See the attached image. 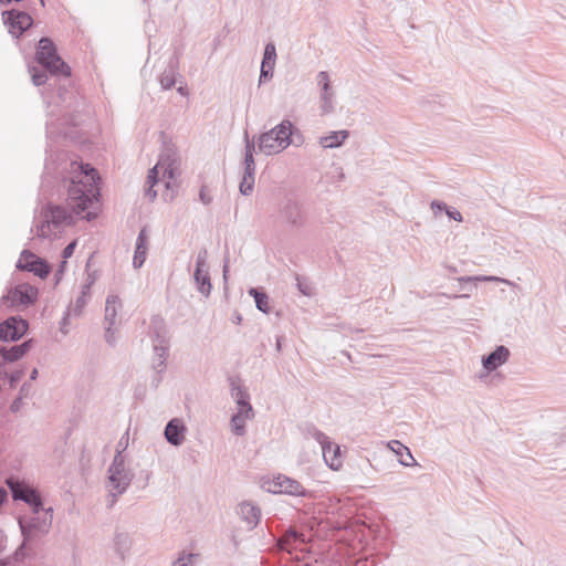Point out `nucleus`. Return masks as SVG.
<instances>
[{"label": "nucleus", "instance_id": "1", "mask_svg": "<svg viewBox=\"0 0 566 566\" xmlns=\"http://www.w3.org/2000/svg\"><path fill=\"white\" fill-rule=\"evenodd\" d=\"M72 166H76V170L78 171L69 180H64V188L67 193V208L52 206L46 216L55 227L73 224L74 216H80L82 212H85L98 200V176L96 170L88 164H77L73 161Z\"/></svg>", "mask_w": 566, "mask_h": 566}, {"label": "nucleus", "instance_id": "2", "mask_svg": "<svg viewBox=\"0 0 566 566\" xmlns=\"http://www.w3.org/2000/svg\"><path fill=\"white\" fill-rule=\"evenodd\" d=\"M36 62L52 75L70 76L71 67L61 59L50 38H41L35 53Z\"/></svg>", "mask_w": 566, "mask_h": 566}, {"label": "nucleus", "instance_id": "3", "mask_svg": "<svg viewBox=\"0 0 566 566\" xmlns=\"http://www.w3.org/2000/svg\"><path fill=\"white\" fill-rule=\"evenodd\" d=\"M134 476V472L126 467L125 459H120L119 455H114L113 462L108 468L107 486L109 488V494L112 496L109 506H113L117 497L127 491Z\"/></svg>", "mask_w": 566, "mask_h": 566}, {"label": "nucleus", "instance_id": "4", "mask_svg": "<svg viewBox=\"0 0 566 566\" xmlns=\"http://www.w3.org/2000/svg\"><path fill=\"white\" fill-rule=\"evenodd\" d=\"M52 512V507L46 510L43 507V511L39 514L32 512L30 516L25 515L19 517L18 523L24 543L49 533L53 521Z\"/></svg>", "mask_w": 566, "mask_h": 566}, {"label": "nucleus", "instance_id": "5", "mask_svg": "<svg viewBox=\"0 0 566 566\" xmlns=\"http://www.w3.org/2000/svg\"><path fill=\"white\" fill-rule=\"evenodd\" d=\"M6 483L14 501L27 503L34 514L43 511L41 495L35 489L13 476L8 478Z\"/></svg>", "mask_w": 566, "mask_h": 566}, {"label": "nucleus", "instance_id": "6", "mask_svg": "<svg viewBox=\"0 0 566 566\" xmlns=\"http://www.w3.org/2000/svg\"><path fill=\"white\" fill-rule=\"evenodd\" d=\"M280 218L291 230H301L306 226L307 212L304 205L294 199H287L280 208Z\"/></svg>", "mask_w": 566, "mask_h": 566}, {"label": "nucleus", "instance_id": "7", "mask_svg": "<svg viewBox=\"0 0 566 566\" xmlns=\"http://www.w3.org/2000/svg\"><path fill=\"white\" fill-rule=\"evenodd\" d=\"M163 170V178L166 188H171V182L176 179L179 169V157L177 148L172 144H165L157 163Z\"/></svg>", "mask_w": 566, "mask_h": 566}, {"label": "nucleus", "instance_id": "8", "mask_svg": "<svg viewBox=\"0 0 566 566\" xmlns=\"http://www.w3.org/2000/svg\"><path fill=\"white\" fill-rule=\"evenodd\" d=\"M207 258L208 251L206 249L199 251L196 260V269L193 272L196 287L198 292L205 297L210 295L212 289Z\"/></svg>", "mask_w": 566, "mask_h": 566}, {"label": "nucleus", "instance_id": "9", "mask_svg": "<svg viewBox=\"0 0 566 566\" xmlns=\"http://www.w3.org/2000/svg\"><path fill=\"white\" fill-rule=\"evenodd\" d=\"M268 490L274 494L280 493L302 497L310 495V492L297 480L289 478L284 474H279L275 476L270 483Z\"/></svg>", "mask_w": 566, "mask_h": 566}, {"label": "nucleus", "instance_id": "10", "mask_svg": "<svg viewBox=\"0 0 566 566\" xmlns=\"http://www.w3.org/2000/svg\"><path fill=\"white\" fill-rule=\"evenodd\" d=\"M2 18L4 24L9 27V32L15 38H19L33 24V19L29 13L15 9L3 11Z\"/></svg>", "mask_w": 566, "mask_h": 566}, {"label": "nucleus", "instance_id": "11", "mask_svg": "<svg viewBox=\"0 0 566 566\" xmlns=\"http://www.w3.org/2000/svg\"><path fill=\"white\" fill-rule=\"evenodd\" d=\"M17 268L19 270L32 272L41 279H45L51 272L49 263L29 250H23L21 252V258L17 263Z\"/></svg>", "mask_w": 566, "mask_h": 566}, {"label": "nucleus", "instance_id": "12", "mask_svg": "<svg viewBox=\"0 0 566 566\" xmlns=\"http://www.w3.org/2000/svg\"><path fill=\"white\" fill-rule=\"evenodd\" d=\"M29 324L21 317H9L0 324V340L15 342L28 331Z\"/></svg>", "mask_w": 566, "mask_h": 566}, {"label": "nucleus", "instance_id": "13", "mask_svg": "<svg viewBox=\"0 0 566 566\" xmlns=\"http://www.w3.org/2000/svg\"><path fill=\"white\" fill-rule=\"evenodd\" d=\"M38 298V290L30 284H19L14 286L4 301H10L11 305H24L29 306L33 304Z\"/></svg>", "mask_w": 566, "mask_h": 566}, {"label": "nucleus", "instance_id": "14", "mask_svg": "<svg viewBox=\"0 0 566 566\" xmlns=\"http://www.w3.org/2000/svg\"><path fill=\"white\" fill-rule=\"evenodd\" d=\"M231 396L238 405L237 412H243L245 417L253 418L254 411L250 403V395L235 379H230Z\"/></svg>", "mask_w": 566, "mask_h": 566}, {"label": "nucleus", "instance_id": "15", "mask_svg": "<svg viewBox=\"0 0 566 566\" xmlns=\"http://www.w3.org/2000/svg\"><path fill=\"white\" fill-rule=\"evenodd\" d=\"M149 337L154 346H169L170 336L163 317L156 315L150 319Z\"/></svg>", "mask_w": 566, "mask_h": 566}, {"label": "nucleus", "instance_id": "16", "mask_svg": "<svg viewBox=\"0 0 566 566\" xmlns=\"http://www.w3.org/2000/svg\"><path fill=\"white\" fill-rule=\"evenodd\" d=\"M186 426L181 419L174 418L165 427L164 436L166 440L175 447H179L185 441Z\"/></svg>", "mask_w": 566, "mask_h": 566}, {"label": "nucleus", "instance_id": "17", "mask_svg": "<svg viewBox=\"0 0 566 566\" xmlns=\"http://www.w3.org/2000/svg\"><path fill=\"white\" fill-rule=\"evenodd\" d=\"M237 513L250 530L256 527L261 518L260 507L249 501L241 502L237 507Z\"/></svg>", "mask_w": 566, "mask_h": 566}, {"label": "nucleus", "instance_id": "18", "mask_svg": "<svg viewBox=\"0 0 566 566\" xmlns=\"http://www.w3.org/2000/svg\"><path fill=\"white\" fill-rule=\"evenodd\" d=\"M33 346V339H28L11 347L0 346L1 363H13L23 357Z\"/></svg>", "mask_w": 566, "mask_h": 566}, {"label": "nucleus", "instance_id": "19", "mask_svg": "<svg viewBox=\"0 0 566 566\" xmlns=\"http://www.w3.org/2000/svg\"><path fill=\"white\" fill-rule=\"evenodd\" d=\"M510 350L504 345L496 346V348L489 355L482 357V365L488 371H493L497 367L507 361Z\"/></svg>", "mask_w": 566, "mask_h": 566}, {"label": "nucleus", "instance_id": "20", "mask_svg": "<svg viewBox=\"0 0 566 566\" xmlns=\"http://www.w3.org/2000/svg\"><path fill=\"white\" fill-rule=\"evenodd\" d=\"M294 124L289 119H283L279 125L271 128L276 138L280 151L286 149L292 144Z\"/></svg>", "mask_w": 566, "mask_h": 566}, {"label": "nucleus", "instance_id": "21", "mask_svg": "<svg viewBox=\"0 0 566 566\" xmlns=\"http://www.w3.org/2000/svg\"><path fill=\"white\" fill-rule=\"evenodd\" d=\"M148 240H149L148 232H147V229L144 227L139 231L137 239H136L135 253H134V258H133V265L135 269H140L146 261V256H147V252H148Z\"/></svg>", "mask_w": 566, "mask_h": 566}, {"label": "nucleus", "instance_id": "22", "mask_svg": "<svg viewBox=\"0 0 566 566\" xmlns=\"http://www.w3.org/2000/svg\"><path fill=\"white\" fill-rule=\"evenodd\" d=\"M349 137V132L346 129L334 130L325 136H321L318 138V144L323 148H338L340 147L345 140Z\"/></svg>", "mask_w": 566, "mask_h": 566}, {"label": "nucleus", "instance_id": "23", "mask_svg": "<svg viewBox=\"0 0 566 566\" xmlns=\"http://www.w3.org/2000/svg\"><path fill=\"white\" fill-rule=\"evenodd\" d=\"M277 143L279 142H276L273 130L270 129L269 132H265L259 136L258 148L265 155L279 154L281 151Z\"/></svg>", "mask_w": 566, "mask_h": 566}, {"label": "nucleus", "instance_id": "24", "mask_svg": "<svg viewBox=\"0 0 566 566\" xmlns=\"http://www.w3.org/2000/svg\"><path fill=\"white\" fill-rule=\"evenodd\" d=\"M388 447L399 457V463L401 465L410 467L417 464L410 449L400 441L392 440L388 443Z\"/></svg>", "mask_w": 566, "mask_h": 566}, {"label": "nucleus", "instance_id": "25", "mask_svg": "<svg viewBox=\"0 0 566 566\" xmlns=\"http://www.w3.org/2000/svg\"><path fill=\"white\" fill-rule=\"evenodd\" d=\"M122 307V302L117 295H108L105 303V323L114 326L116 323L117 311Z\"/></svg>", "mask_w": 566, "mask_h": 566}, {"label": "nucleus", "instance_id": "26", "mask_svg": "<svg viewBox=\"0 0 566 566\" xmlns=\"http://www.w3.org/2000/svg\"><path fill=\"white\" fill-rule=\"evenodd\" d=\"M169 346H154L153 368L157 374H164L166 370V360Z\"/></svg>", "mask_w": 566, "mask_h": 566}, {"label": "nucleus", "instance_id": "27", "mask_svg": "<svg viewBox=\"0 0 566 566\" xmlns=\"http://www.w3.org/2000/svg\"><path fill=\"white\" fill-rule=\"evenodd\" d=\"M306 432L321 444L323 457L327 459V453L332 450L329 438L314 426H307Z\"/></svg>", "mask_w": 566, "mask_h": 566}, {"label": "nucleus", "instance_id": "28", "mask_svg": "<svg viewBox=\"0 0 566 566\" xmlns=\"http://www.w3.org/2000/svg\"><path fill=\"white\" fill-rule=\"evenodd\" d=\"M249 295H251L253 298H254V302H255V306L259 311H261L262 313H270V305H269V296L265 292L256 289V287H251L249 290Z\"/></svg>", "mask_w": 566, "mask_h": 566}, {"label": "nucleus", "instance_id": "29", "mask_svg": "<svg viewBox=\"0 0 566 566\" xmlns=\"http://www.w3.org/2000/svg\"><path fill=\"white\" fill-rule=\"evenodd\" d=\"M254 176H255V170H249V169L244 168L242 180L239 186V190H240L241 195L249 196L252 193L253 188H254Z\"/></svg>", "mask_w": 566, "mask_h": 566}, {"label": "nucleus", "instance_id": "30", "mask_svg": "<svg viewBox=\"0 0 566 566\" xmlns=\"http://www.w3.org/2000/svg\"><path fill=\"white\" fill-rule=\"evenodd\" d=\"M251 418H248L244 416L243 412H235L231 417L230 426L231 431L239 437H242L245 434V421L250 420Z\"/></svg>", "mask_w": 566, "mask_h": 566}, {"label": "nucleus", "instance_id": "31", "mask_svg": "<svg viewBox=\"0 0 566 566\" xmlns=\"http://www.w3.org/2000/svg\"><path fill=\"white\" fill-rule=\"evenodd\" d=\"M176 70L169 65L160 75L159 83L163 90H169L176 84Z\"/></svg>", "mask_w": 566, "mask_h": 566}, {"label": "nucleus", "instance_id": "32", "mask_svg": "<svg viewBox=\"0 0 566 566\" xmlns=\"http://www.w3.org/2000/svg\"><path fill=\"white\" fill-rule=\"evenodd\" d=\"M324 460L331 469L337 470L342 465L339 446L332 443V450L327 453V459L324 457Z\"/></svg>", "mask_w": 566, "mask_h": 566}, {"label": "nucleus", "instance_id": "33", "mask_svg": "<svg viewBox=\"0 0 566 566\" xmlns=\"http://www.w3.org/2000/svg\"><path fill=\"white\" fill-rule=\"evenodd\" d=\"M303 534L296 531L295 528H289L286 533L284 534L283 538L281 539L282 546L285 549H289L287 546H291L292 544L296 542H303Z\"/></svg>", "mask_w": 566, "mask_h": 566}, {"label": "nucleus", "instance_id": "34", "mask_svg": "<svg viewBox=\"0 0 566 566\" xmlns=\"http://www.w3.org/2000/svg\"><path fill=\"white\" fill-rule=\"evenodd\" d=\"M48 70H40L36 66H29V73L31 74L32 83L35 86H41L48 81Z\"/></svg>", "mask_w": 566, "mask_h": 566}, {"label": "nucleus", "instance_id": "35", "mask_svg": "<svg viewBox=\"0 0 566 566\" xmlns=\"http://www.w3.org/2000/svg\"><path fill=\"white\" fill-rule=\"evenodd\" d=\"M333 96H334V92H333L332 88L327 90V92L326 91H322V93H321V102H322L321 108H322L323 114H329V113H332L334 111Z\"/></svg>", "mask_w": 566, "mask_h": 566}, {"label": "nucleus", "instance_id": "36", "mask_svg": "<svg viewBox=\"0 0 566 566\" xmlns=\"http://www.w3.org/2000/svg\"><path fill=\"white\" fill-rule=\"evenodd\" d=\"M276 61V49L273 42H269L264 48L262 63L275 65Z\"/></svg>", "mask_w": 566, "mask_h": 566}, {"label": "nucleus", "instance_id": "37", "mask_svg": "<svg viewBox=\"0 0 566 566\" xmlns=\"http://www.w3.org/2000/svg\"><path fill=\"white\" fill-rule=\"evenodd\" d=\"M274 66L275 65H271V64L265 65L264 63H261L260 77H259L260 85L273 77Z\"/></svg>", "mask_w": 566, "mask_h": 566}, {"label": "nucleus", "instance_id": "38", "mask_svg": "<svg viewBox=\"0 0 566 566\" xmlns=\"http://www.w3.org/2000/svg\"><path fill=\"white\" fill-rule=\"evenodd\" d=\"M128 441H129V434H128V431H126L116 444L115 455H119L120 459H125L124 452L126 451V449L128 447Z\"/></svg>", "mask_w": 566, "mask_h": 566}, {"label": "nucleus", "instance_id": "39", "mask_svg": "<svg viewBox=\"0 0 566 566\" xmlns=\"http://www.w3.org/2000/svg\"><path fill=\"white\" fill-rule=\"evenodd\" d=\"M87 300L88 298L86 296L80 295L75 300L74 304L69 308V311H71L74 315H80L85 305L87 304Z\"/></svg>", "mask_w": 566, "mask_h": 566}, {"label": "nucleus", "instance_id": "40", "mask_svg": "<svg viewBox=\"0 0 566 566\" xmlns=\"http://www.w3.org/2000/svg\"><path fill=\"white\" fill-rule=\"evenodd\" d=\"M316 80H317V84H318V86H321L322 91L327 92V90L332 88L329 76H328L327 72H325V71L318 72Z\"/></svg>", "mask_w": 566, "mask_h": 566}, {"label": "nucleus", "instance_id": "41", "mask_svg": "<svg viewBox=\"0 0 566 566\" xmlns=\"http://www.w3.org/2000/svg\"><path fill=\"white\" fill-rule=\"evenodd\" d=\"M159 170H161L160 166L156 164L148 172L147 184L151 185V187H155L159 181Z\"/></svg>", "mask_w": 566, "mask_h": 566}, {"label": "nucleus", "instance_id": "42", "mask_svg": "<svg viewBox=\"0 0 566 566\" xmlns=\"http://www.w3.org/2000/svg\"><path fill=\"white\" fill-rule=\"evenodd\" d=\"M50 226H51V221L48 218H46V220L41 222V224H38L36 226L38 235L42 237V238H48L49 233H50Z\"/></svg>", "mask_w": 566, "mask_h": 566}, {"label": "nucleus", "instance_id": "43", "mask_svg": "<svg viewBox=\"0 0 566 566\" xmlns=\"http://www.w3.org/2000/svg\"><path fill=\"white\" fill-rule=\"evenodd\" d=\"M105 340L108 345L114 346L117 342L113 326L106 325L105 327Z\"/></svg>", "mask_w": 566, "mask_h": 566}, {"label": "nucleus", "instance_id": "44", "mask_svg": "<svg viewBox=\"0 0 566 566\" xmlns=\"http://www.w3.org/2000/svg\"><path fill=\"white\" fill-rule=\"evenodd\" d=\"M304 144V136L303 134L294 126L293 128V136H292V144L296 147H300Z\"/></svg>", "mask_w": 566, "mask_h": 566}, {"label": "nucleus", "instance_id": "45", "mask_svg": "<svg viewBox=\"0 0 566 566\" xmlns=\"http://www.w3.org/2000/svg\"><path fill=\"white\" fill-rule=\"evenodd\" d=\"M195 557H196L195 554H188L187 556H181L176 562H174L172 566H190V563Z\"/></svg>", "mask_w": 566, "mask_h": 566}, {"label": "nucleus", "instance_id": "46", "mask_svg": "<svg viewBox=\"0 0 566 566\" xmlns=\"http://www.w3.org/2000/svg\"><path fill=\"white\" fill-rule=\"evenodd\" d=\"M199 200L206 206L211 203L212 197L208 193L207 186L201 187L199 191Z\"/></svg>", "mask_w": 566, "mask_h": 566}, {"label": "nucleus", "instance_id": "47", "mask_svg": "<svg viewBox=\"0 0 566 566\" xmlns=\"http://www.w3.org/2000/svg\"><path fill=\"white\" fill-rule=\"evenodd\" d=\"M296 281H297V289L302 294H304L306 296L312 295V287L310 284L303 282L298 276L296 277Z\"/></svg>", "mask_w": 566, "mask_h": 566}, {"label": "nucleus", "instance_id": "48", "mask_svg": "<svg viewBox=\"0 0 566 566\" xmlns=\"http://www.w3.org/2000/svg\"><path fill=\"white\" fill-rule=\"evenodd\" d=\"M244 142H245V153L244 154H252L254 155V151H255V142L254 139H250L249 138V134L248 132L244 133Z\"/></svg>", "mask_w": 566, "mask_h": 566}, {"label": "nucleus", "instance_id": "49", "mask_svg": "<svg viewBox=\"0 0 566 566\" xmlns=\"http://www.w3.org/2000/svg\"><path fill=\"white\" fill-rule=\"evenodd\" d=\"M76 248V240H73L72 242H70L62 251V258L64 260L71 258L74 253V250Z\"/></svg>", "mask_w": 566, "mask_h": 566}, {"label": "nucleus", "instance_id": "50", "mask_svg": "<svg viewBox=\"0 0 566 566\" xmlns=\"http://www.w3.org/2000/svg\"><path fill=\"white\" fill-rule=\"evenodd\" d=\"M243 166L245 169L255 170L254 155H252L250 153L244 154Z\"/></svg>", "mask_w": 566, "mask_h": 566}, {"label": "nucleus", "instance_id": "51", "mask_svg": "<svg viewBox=\"0 0 566 566\" xmlns=\"http://www.w3.org/2000/svg\"><path fill=\"white\" fill-rule=\"evenodd\" d=\"M446 213L447 216L450 218V219H453L458 222H461L463 220L462 218V214L460 211H458L457 209L454 208H450L448 207V209L446 210Z\"/></svg>", "mask_w": 566, "mask_h": 566}, {"label": "nucleus", "instance_id": "52", "mask_svg": "<svg viewBox=\"0 0 566 566\" xmlns=\"http://www.w3.org/2000/svg\"><path fill=\"white\" fill-rule=\"evenodd\" d=\"M23 371L15 370L9 375V384L11 387L15 386L22 378Z\"/></svg>", "mask_w": 566, "mask_h": 566}, {"label": "nucleus", "instance_id": "53", "mask_svg": "<svg viewBox=\"0 0 566 566\" xmlns=\"http://www.w3.org/2000/svg\"><path fill=\"white\" fill-rule=\"evenodd\" d=\"M93 283H94V279L88 276L86 283L83 284V286H82L81 295H84L88 298L91 295V287H92Z\"/></svg>", "mask_w": 566, "mask_h": 566}, {"label": "nucleus", "instance_id": "54", "mask_svg": "<svg viewBox=\"0 0 566 566\" xmlns=\"http://www.w3.org/2000/svg\"><path fill=\"white\" fill-rule=\"evenodd\" d=\"M431 209L434 211V212H438V211H446L448 209V206L442 202V201H439V200H433L431 202Z\"/></svg>", "mask_w": 566, "mask_h": 566}, {"label": "nucleus", "instance_id": "55", "mask_svg": "<svg viewBox=\"0 0 566 566\" xmlns=\"http://www.w3.org/2000/svg\"><path fill=\"white\" fill-rule=\"evenodd\" d=\"M22 399H23V397L18 396V397L12 401V403H11V406H10V410H11L12 412H18V411L20 410V408H21V406H22Z\"/></svg>", "mask_w": 566, "mask_h": 566}, {"label": "nucleus", "instance_id": "56", "mask_svg": "<svg viewBox=\"0 0 566 566\" xmlns=\"http://www.w3.org/2000/svg\"><path fill=\"white\" fill-rule=\"evenodd\" d=\"M476 280L488 281V282H503V283L510 284V282L507 280L501 279L497 276H481V277H476Z\"/></svg>", "mask_w": 566, "mask_h": 566}, {"label": "nucleus", "instance_id": "57", "mask_svg": "<svg viewBox=\"0 0 566 566\" xmlns=\"http://www.w3.org/2000/svg\"><path fill=\"white\" fill-rule=\"evenodd\" d=\"M163 375L164 374H157L155 371V376L153 377L151 379V387L154 388H158V386L160 385L161 380H163Z\"/></svg>", "mask_w": 566, "mask_h": 566}, {"label": "nucleus", "instance_id": "58", "mask_svg": "<svg viewBox=\"0 0 566 566\" xmlns=\"http://www.w3.org/2000/svg\"><path fill=\"white\" fill-rule=\"evenodd\" d=\"M31 389V385L24 382L21 388H20V392H19V396L21 397H27L29 391Z\"/></svg>", "mask_w": 566, "mask_h": 566}, {"label": "nucleus", "instance_id": "59", "mask_svg": "<svg viewBox=\"0 0 566 566\" xmlns=\"http://www.w3.org/2000/svg\"><path fill=\"white\" fill-rule=\"evenodd\" d=\"M146 197H148L150 200H154L157 197L156 190H154V187L149 185V187L145 191Z\"/></svg>", "mask_w": 566, "mask_h": 566}, {"label": "nucleus", "instance_id": "60", "mask_svg": "<svg viewBox=\"0 0 566 566\" xmlns=\"http://www.w3.org/2000/svg\"><path fill=\"white\" fill-rule=\"evenodd\" d=\"M6 542H7V536L4 535V533L2 531H0V555L2 554V552L6 548Z\"/></svg>", "mask_w": 566, "mask_h": 566}, {"label": "nucleus", "instance_id": "61", "mask_svg": "<svg viewBox=\"0 0 566 566\" xmlns=\"http://www.w3.org/2000/svg\"><path fill=\"white\" fill-rule=\"evenodd\" d=\"M140 474L144 475V484L142 488H145L149 483V480L151 478V472L150 471H142Z\"/></svg>", "mask_w": 566, "mask_h": 566}, {"label": "nucleus", "instance_id": "62", "mask_svg": "<svg viewBox=\"0 0 566 566\" xmlns=\"http://www.w3.org/2000/svg\"><path fill=\"white\" fill-rule=\"evenodd\" d=\"M127 541V536L124 534H117L116 535V545H122Z\"/></svg>", "mask_w": 566, "mask_h": 566}, {"label": "nucleus", "instance_id": "63", "mask_svg": "<svg viewBox=\"0 0 566 566\" xmlns=\"http://www.w3.org/2000/svg\"><path fill=\"white\" fill-rule=\"evenodd\" d=\"M177 92L182 95V96H187L188 95V90L186 86H182L180 85L179 87H177Z\"/></svg>", "mask_w": 566, "mask_h": 566}, {"label": "nucleus", "instance_id": "64", "mask_svg": "<svg viewBox=\"0 0 566 566\" xmlns=\"http://www.w3.org/2000/svg\"><path fill=\"white\" fill-rule=\"evenodd\" d=\"M223 279L227 281L228 279V272H229V263H228V260H226L224 264H223Z\"/></svg>", "mask_w": 566, "mask_h": 566}]
</instances>
